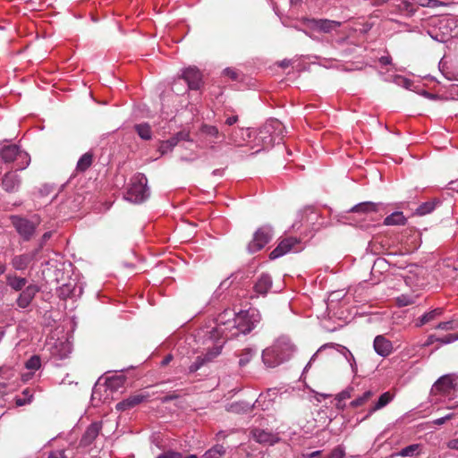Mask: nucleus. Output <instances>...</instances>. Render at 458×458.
Segmentation results:
<instances>
[{"label":"nucleus","mask_w":458,"mask_h":458,"mask_svg":"<svg viewBox=\"0 0 458 458\" xmlns=\"http://www.w3.org/2000/svg\"><path fill=\"white\" fill-rule=\"evenodd\" d=\"M259 319L260 316L254 309L241 310L238 313L227 309L218 314L216 318V327L209 332L214 344L212 347H208V352L203 357L196 358V360L189 367L190 372H196L206 362L218 356L225 340L236 337L241 334L250 333L259 322Z\"/></svg>","instance_id":"obj_1"},{"label":"nucleus","mask_w":458,"mask_h":458,"mask_svg":"<svg viewBox=\"0 0 458 458\" xmlns=\"http://www.w3.org/2000/svg\"><path fill=\"white\" fill-rule=\"evenodd\" d=\"M294 352V346L287 338H280L273 345L262 352V360L266 366L275 368L288 360Z\"/></svg>","instance_id":"obj_2"},{"label":"nucleus","mask_w":458,"mask_h":458,"mask_svg":"<svg viewBox=\"0 0 458 458\" xmlns=\"http://www.w3.org/2000/svg\"><path fill=\"white\" fill-rule=\"evenodd\" d=\"M458 383V375L446 374L440 377L432 386L430 390L431 402L438 403L443 398L452 399V393L455 390Z\"/></svg>","instance_id":"obj_3"},{"label":"nucleus","mask_w":458,"mask_h":458,"mask_svg":"<svg viewBox=\"0 0 458 458\" xmlns=\"http://www.w3.org/2000/svg\"><path fill=\"white\" fill-rule=\"evenodd\" d=\"M0 157L4 163L16 161V170L25 169L30 162L29 154L22 151L17 145H4L0 148Z\"/></svg>","instance_id":"obj_4"},{"label":"nucleus","mask_w":458,"mask_h":458,"mask_svg":"<svg viewBox=\"0 0 458 458\" xmlns=\"http://www.w3.org/2000/svg\"><path fill=\"white\" fill-rule=\"evenodd\" d=\"M147 183L148 179L144 174H138L133 176L124 199L132 203H140L145 200L149 195Z\"/></svg>","instance_id":"obj_5"},{"label":"nucleus","mask_w":458,"mask_h":458,"mask_svg":"<svg viewBox=\"0 0 458 458\" xmlns=\"http://www.w3.org/2000/svg\"><path fill=\"white\" fill-rule=\"evenodd\" d=\"M10 219L16 232L24 241H30L33 237L38 221H30L20 216H11Z\"/></svg>","instance_id":"obj_6"},{"label":"nucleus","mask_w":458,"mask_h":458,"mask_svg":"<svg viewBox=\"0 0 458 458\" xmlns=\"http://www.w3.org/2000/svg\"><path fill=\"white\" fill-rule=\"evenodd\" d=\"M273 236L272 227L264 225L260 227L254 234L253 240L249 243L248 250L253 253L260 250L267 244Z\"/></svg>","instance_id":"obj_7"},{"label":"nucleus","mask_w":458,"mask_h":458,"mask_svg":"<svg viewBox=\"0 0 458 458\" xmlns=\"http://www.w3.org/2000/svg\"><path fill=\"white\" fill-rule=\"evenodd\" d=\"M301 250L300 241L295 237H289L282 240L270 252L269 257L271 259H276L289 252H298Z\"/></svg>","instance_id":"obj_8"},{"label":"nucleus","mask_w":458,"mask_h":458,"mask_svg":"<svg viewBox=\"0 0 458 458\" xmlns=\"http://www.w3.org/2000/svg\"><path fill=\"white\" fill-rule=\"evenodd\" d=\"M182 77L190 89H199L202 83V74L196 66H189L182 70Z\"/></svg>","instance_id":"obj_9"},{"label":"nucleus","mask_w":458,"mask_h":458,"mask_svg":"<svg viewBox=\"0 0 458 458\" xmlns=\"http://www.w3.org/2000/svg\"><path fill=\"white\" fill-rule=\"evenodd\" d=\"M249 138H250L249 129L236 128L227 132L226 144L235 148L242 147Z\"/></svg>","instance_id":"obj_10"},{"label":"nucleus","mask_w":458,"mask_h":458,"mask_svg":"<svg viewBox=\"0 0 458 458\" xmlns=\"http://www.w3.org/2000/svg\"><path fill=\"white\" fill-rule=\"evenodd\" d=\"M182 140L190 141V135L188 132L179 131L167 140L161 141L158 146V151L162 156L165 155L168 152H171L173 148Z\"/></svg>","instance_id":"obj_11"},{"label":"nucleus","mask_w":458,"mask_h":458,"mask_svg":"<svg viewBox=\"0 0 458 458\" xmlns=\"http://www.w3.org/2000/svg\"><path fill=\"white\" fill-rule=\"evenodd\" d=\"M39 290V286L35 284L27 285L17 298L16 303L18 307L21 309L27 308L31 303Z\"/></svg>","instance_id":"obj_12"},{"label":"nucleus","mask_w":458,"mask_h":458,"mask_svg":"<svg viewBox=\"0 0 458 458\" xmlns=\"http://www.w3.org/2000/svg\"><path fill=\"white\" fill-rule=\"evenodd\" d=\"M281 123L277 120L267 123L259 132V139L262 141L265 147L273 145L276 141V136L272 134L271 129H279Z\"/></svg>","instance_id":"obj_13"},{"label":"nucleus","mask_w":458,"mask_h":458,"mask_svg":"<svg viewBox=\"0 0 458 458\" xmlns=\"http://www.w3.org/2000/svg\"><path fill=\"white\" fill-rule=\"evenodd\" d=\"M277 394V389L270 388L267 392L260 394L253 405L263 411L268 410L273 405Z\"/></svg>","instance_id":"obj_14"},{"label":"nucleus","mask_w":458,"mask_h":458,"mask_svg":"<svg viewBox=\"0 0 458 458\" xmlns=\"http://www.w3.org/2000/svg\"><path fill=\"white\" fill-rule=\"evenodd\" d=\"M200 131L202 135L205 137L206 140L208 141L209 148L211 149H216L217 139H219L222 136L218 128L214 125L203 124L200 128Z\"/></svg>","instance_id":"obj_15"},{"label":"nucleus","mask_w":458,"mask_h":458,"mask_svg":"<svg viewBox=\"0 0 458 458\" xmlns=\"http://www.w3.org/2000/svg\"><path fill=\"white\" fill-rule=\"evenodd\" d=\"M38 252L36 250L32 252L16 255L12 259L11 264L15 270H24L28 267L31 261H33Z\"/></svg>","instance_id":"obj_16"},{"label":"nucleus","mask_w":458,"mask_h":458,"mask_svg":"<svg viewBox=\"0 0 458 458\" xmlns=\"http://www.w3.org/2000/svg\"><path fill=\"white\" fill-rule=\"evenodd\" d=\"M102 425L100 422H93L90 424L86 431L84 432L81 441H80V446L81 447H87L90 445L93 441L96 439V437L98 436L100 430H101Z\"/></svg>","instance_id":"obj_17"},{"label":"nucleus","mask_w":458,"mask_h":458,"mask_svg":"<svg viewBox=\"0 0 458 458\" xmlns=\"http://www.w3.org/2000/svg\"><path fill=\"white\" fill-rule=\"evenodd\" d=\"M148 397V395L144 394L131 395L128 398L116 403L115 408L117 411H123L141 403L142 402L146 401Z\"/></svg>","instance_id":"obj_18"},{"label":"nucleus","mask_w":458,"mask_h":458,"mask_svg":"<svg viewBox=\"0 0 458 458\" xmlns=\"http://www.w3.org/2000/svg\"><path fill=\"white\" fill-rule=\"evenodd\" d=\"M373 345L375 352L382 357L388 356L393 350L392 343L383 335L376 336Z\"/></svg>","instance_id":"obj_19"},{"label":"nucleus","mask_w":458,"mask_h":458,"mask_svg":"<svg viewBox=\"0 0 458 458\" xmlns=\"http://www.w3.org/2000/svg\"><path fill=\"white\" fill-rule=\"evenodd\" d=\"M21 183L19 175L14 171L7 172L2 180L3 188L6 191H15L18 190Z\"/></svg>","instance_id":"obj_20"},{"label":"nucleus","mask_w":458,"mask_h":458,"mask_svg":"<svg viewBox=\"0 0 458 458\" xmlns=\"http://www.w3.org/2000/svg\"><path fill=\"white\" fill-rule=\"evenodd\" d=\"M307 29H335L341 25L340 22L330 20L307 19L304 22Z\"/></svg>","instance_id":"obj_21"},{"label":"nucleus","mask_w":458,"mask_h":458,"mask_svg":"<svg viewBox=\"0 0 458 458\" xmlns=\"http://www.w3.org/2000/svg\"><path fill=\"white\" fill-rule=\"evenodd\" d=\"M72 352V344L68 340H60L52 348V354L59 359H65Z\"/></svg>","instance_id":"obj_22"},{"label":"nucleus","mask_w":458,"mask_h":458,"mask_svg":"<svg viewBox=\"0 0 458 458\" xmlns=\"http://www.w3.org/2000/svg\"><path fill=\"white\" fill-rule=\"evenodd\" d=\"M394 394H392L391 392L387 391V392L383 393L379 396L378 400L374 403V405L369 408L368 415L366 417L368 418L369 416L373 414L375 411L385 408L387 404H389L394 400Z\"/></svg>","instance_id":"obj_23"},{"label":"nucleus","mask_w":458,"mask_h":458,"mask_svg":"<svg viewBox=\"0 0 458 458\" xmlns=\"http://www.w3.org/2000/svg\"><path fill=\"white\" fill-rule=\"evenodd\" d=\"M272 286L271 276L267 274H262L254 285V291L258 294L265 295Z\"/></svg>","instance_id":"obj_24"},{"label":"nucleus","mask_w":458,"mask_h":458,"mask_svg":"<svg viewBox=\"0 0 458 458\" xmlns=\"http://www.w3.org/2000/svg\"><path fill=\"white\" fill-rule=\"evenodd\" d=\"M27 279L18 276L15 274H8L6 276L7 285L15 292L22 291L27 286Z\"/></svg>","instance_id":"obj_25"},{"label":"nucleus","mask_w":458,"mask_h":458,"mask_svg":"<svg viewBox=\"0 0 458 458\" xmlns=\"http://www.w3.org/2000/svg\"><path fill=\"white\" fill-rule=\"evenodd\" d=\"M82 286L81 285H74L72 286L70 283L63 284L59 290V295L62 298H73L79 297L82 293Z\"/></svg>","instance_id":"obj_26"},{"label":"nucleus","mask_w":458,"mask_h":458,"mask_svg":"<svg viewBox=\"0 0 458 458\" xmlns=\"http://www.w3.org/2000/svg\"><path fill=\"white\" fill-rule=\"evenodd\" d=\"M253 438L261 444H274L276 440V437L272 433L264 429L256 428L252 430Z\"/></svg>","instance_id":"obj_27"},{"label":"nucleus","mask_w":458,"mask_h":458,"mask_svg":"<svg viewBox=\"0 0 458 458\" xmlns=\"http://www.w3.org/2000/svg\"><path fill=\"white\" fill-rule=\"evenodd\" d=\"M380 207V203H375V202H361L355 206H353L350 211L354 213H376L378 211Z\"/></svg>","instance_id":"obj_28"},{"label":"nucleus","mask_w":458,"mask_h":458,"mask_svg":"<svg viewBox=\"0 0 458 458\" xmlns=\"http://www.w3.org/2000/svg\"><path fill=\"white\" fill-rule=\"evenodd\" d=\"M444 312L442 308L434 309L425 314H423L416 322V327H421L430 321L440 317Z\"/></svg>","instance_id":"obj_29"},{"label":"nucleus","mask_w":458,"mask_h":458,"mask_svg":"<svg viewBox=\"0 0 458 458\" xmlns=\"http://www.w3.org/2000/svg\"><path fill=\"white\" fill-rule=\"evenodd\" d=\"M407 222L406 217L401 211H395L387 216L384 220L385 225H403Z\"/></svg>","instance_id":"obj_30"},{"label":"nucleus","mask_w":458,"mask_h":458,"mask_svg":"<svg viewBox=\"0 0 458 458\" xmlns=\"http://www.w3.org/2000/svg\"><path fill=\"white\" fill-rule=\"evenodd\" d=\"M125 384V377L123 375H115L106 378V386L111 391H117Z\"/></svg>","instance_id":"obj_31"},{"label":"nucleus","mask_w":458,"mask_h":458,"mask_svg":"<svg viewBox=\"0 0 458 458\" xmlns=\"http://www.w3.org/2000/svg\"><path fill=\"white\" fill-rule=\"evenodd\" d=\"M134 129L140 139L145 140H151L152 131L148 123H142L135 124Z\"/></svg>","instance_id":"obj_32"},{"label":"nucleus","mask_w":458,"mask_h":458,"mask_svg":"<svg viewBox=\"0 0 458 458\" xmlns=\"http://www.w3.org/2000/svg\"><path fill=\"white\" fill-rule=\"evenodd\" d=\"M432 39L440 43H446L451 38L449 30H427Z\"/></svg>","instance_id":"obj_33"},{"label":"nucleus","mask_w":458,"mask_h":458,"mask_svg":"<svg viewBox=\"0 0 458 458\" xmlns=\"http://www.w3.org/2000/svg\"><path fill=\"white\" fill-rule=\"evenodd\" d=\"M257 350L254 348H245L240 354L239 365L240 367L246 366L255 356Z\"/></svg>","instance_id":"obj_34"},{"label":"nucleus","mask_w":458,"mask_h":458,"mask_svg":"<svg viewBox=\"0 0 458 458\" xmlns=\"http://www.w3.org/2000/svg\"><path fill=\"white\" fill-rule=\"evenodd\" d=\"M352 391H353V387L352 386H349L346 389H344L342 392H340L336 395L335 400L337 401V403H336L337 409L343 410L344 408L345 404L343 402L344 400H347V399L351 398Z\"/></svg>","instance_id":"obj_35"},{"label":"nucleus","mask_w":458,"mask_h":458,"mask_svg":"<svg viewBox=\"0 0 458 458\" xmlns=\"http://www.w3.org/2000/svg\"><path fill=\"white\" fill-rule=\"evenodd\" d=\"M374 395V392L371 390H368L364 392L360 396L357 397L353 401L351 402L350 405L353 408H357L362 406L364 403L369 402L372 396Z\"/></svg>","instance_id":"obj_36"},{"label":"nucleus","mask_w":458,"mask_h":458,"mask_svg":"<svg viewBox=\"0 0 458 458\" xmlns=\"http://www.w3.org/2000/svg\"><path fill=\"white\" fill-rule=\"evenodd\" d=\"M92 155L90 153L83 154L77 162V170L86 171L92 164Z\"/></svg>","instance_id":"obj_37"},{"label":"nucleus","mask_w":458,"mask_h":458,"mask_svg":"<svg viewBox=\"0 0 458 458\" xmlns=\"http://www.w3.org/2000/svg\"><path fill=\"white\" fill-rule=\"evenodd\" d=\"M76 453L72 448L56 450L49 454L48 458H75Z\"/></svg>","instance_id":"obj_38"},{"label":"nucleus","mask_w":458,"mask_h":458,"mask_svg":"<svg viewBox=\"0 0 458 458\" xmlns=\"http://www.w3.org/2000/svg\"><path fill=\"white\" fill-rule=\"evenodd\" d=\"M225 453V450L223 445H216L211 449L208 450L202 458H221L224 454Z\"/></svg>","instance_id":"obj_39"},{"label":"nucleus","mask_w":458,"mask_h":458,"mask_svg":"<svg viewBox=\"0 0 458 458\" xmlns=\"http://www.w3.org/2000/svg\"><path fill=\"white\" fill-rule=\"evenodd\" d=\"M420 445L413 444L410 445L404 448H403L399 453H397L398 456L402 457H412L419 454Z\"/></svg>","instance_id":"obj_40"},{"label":"nucleus","mask_w":458,"mask_h":458,"mask_svg":"<svg viewBox=\"0 0 458 458\" xmlns=\"http://www.w3.org/2000/svg\"><path fill=\"white\" fill-rule=\"evenodd\" d=\"M41 366V360L39 356L33 355L31 356L25 363L26 369L29 370L36 371L38 370Z\"/></svg>","instance_id":"obj_41"},{"label":"nucleus","mask_w":458,"mask_h":458,"mask_svg":"<svg viewBox=\"0 0 458 458\" xmlns=\"http://www.w3.org/2000/svg\"><path fill=\"white\" fill-rule=\"evenodd\" d=\"M434 209L435 204L433 202H425L417 208L416 213L420 216H425L432 212Z\"/></svg>","instance_id":"obj_42"},{"label":"nucleus","mask_w":458,"mask_h":458,"mask_svg":"<svg viewBox=\"0 0 458 458\" xmlns=\"http://www.w3.org/2000/svg\"><path fill=\"white\" fill-rule=\"evenodd\" d=\"M396 301L400 307H405L413 303L412 298L404 294L397 297Z\"/></svg>","instance_id":"obj_43"},{"label":"nucleus","mask_w":458,"mask_h":458,"mask_svg":"<svg viewBox=\"0 0 458 458\" xmlns=\"http://www.w3.org/2000/svg\"><path fill=\"white\" fill-rule=\"evenodd\" d=\"M437 329L441 330H453L455 328L454 322L453 320L445 321V322H440L436 327Z\"/></svg>","instance_id":"obj_44"},{"label":"nucleus","mask_w":458,"mask_h":458,"mask_svg":"<svg viewBox=\"0 0 458 458\" xmlns=\"http://www.w3.org/2000/svg\"><path fill=\"white\" fill-rule=\"evenodd\" d=\"M326 458H344V451L340 446H337Z\"/></svg>","instance_id":"obj_45"},{"label":"nucleus","mask_w":458,"mask_h":458,"mask_svg":"<svg viewBox=\"0 0 458 458\" xmlns=\"http://www.w3.org/2000/svg\"><path fill=\"white\" fill-rule=\"evenodd\" d=\"M339 348H341L342 353L344 355L345 359L350 362V365L353 369L352 362H354V357H353L352 353L346 347L339 345Z\"/></svg>","instance_id":"obj_46"},{"label":"nucleus","mask_w":458,"mask_h":458,"mask_svg":"<svg viewBox=\"0 0 458 458\" xmlns=\"http://www.w3.org/2000/svg\"><path fill=\"white\" fill-rule=\"evenodd\" d=\"M157 458H182V456L180 453L177 452H166L160 454Z\"/></svg>","instance_id":"obj_47"},{"label":"nucleus","mask_w":458,"mask_h":458,"mask_svg":"<svg viewBox=\"0 0 458 458\" xmlns=\"http://www.w3.org/2000/svg\"><path fill=\"white\" fill-rule=\"evenodd\" d=\"M223 73L228 77H230L232 80H237L238 78V72L234 69L232 68H225L223 72Z\"/></svg>","instance_id":"obj_48"},{"label":"nucleus","mask_w":458,"mask_h":458,"mask_svg":"<svg viewBox=\"0 0 458 458\" xmlns=\"http://www.w3.org/2000/svg\"><path fill=\"white\" fill-rule=\"evenodd\" d=\"M453 417H454V414L450 413V414H447V415H445L444 417H441V418H438V419L435 420L433 421V423L435 425L440 426V425H443L444 423H445L448 420L452 419Z\"/></svg>","instance_id":"obj_49"},{"label":"nucleus","mask_w":458,"mask_h":458,"mask_svg":"<svg viewBox=\"0 0 458 458\" xmlns=\"http://www.w3.org/2000/svg\"><path fill=\"white\" fill-rule=\"evenodd\" d=\"M457 339H458L457 336H455L454 335H449L444 338L438 339V341L444 344H451V343L454 342Z\"/></svg>","instance_id":"obj_50"},{"label":"nucleus","mask_w":458,"mask_h":458,"mask_svg":"<svg viewBox=\"0 0 458 458\" xmlns=\"http://www.w3.org/2000/svg\"><path fill=\"white\" fill-rule=\"evenodd\" d=\"M446 445L449 449L458 451V437L449 440Z\"/></svg>","instance_id":"obj_51"},{"label":"nucleus","mask_w":458,"mask_h":458,"mask_svg":"<svg viewBox=\"0 0 458 458\" xmlns=\"http://www.w3.org/2000/svg\"><path fill=\"white\" fill-rule=\"evenodd\" d=\"M51 236H52V233L51 232H46L42 235L39 249L43 246V244H45L51 238Z\"/></svg>","instance_id":"obj_52"},{"label":"nucleus","mask_w":458,"mask_h":458,"mask_svg":"<svg viewBox=\"0 0 458 458\" xmlns=\"http://www.w3.org/2000/svg\"><path fill=\"white\" fill-rule=\"evenodd\" d=\"M237 121H238V116L237 115H232V116H229V117L226 118L225 124H227L228 126H232L235 123H237Z\"/></svg>","instance_id":"obj_53"},{"label":"nucleus","mask_w":458,"mask_h":458,"mask_svg":"<svg viewBox=\"0 0 458 458\" xmlns=\"http://www.w3.org/2000/svg\"><path fill=\"white\" fill-rule=\"evenodd\" d=\"M445 5V4L438 0H431V3L428 4V8H437L438 6Z\"/></svg>","instance_id":"obj_54"},{"label":"nucleus","mask_w":458,"mask_h":458,"mask_svg":"<svg viewBox=\"0 0 458 458\" xmlns=\"http://www.w3.org/2000/svg\"><path fill=\"white\" fill-rule=\"evenodd\" d=\"M392 61V58L389 55L382 56L379 58V62L383 65L390 64Z\"/></svg>","instance_id":"obj_55"},{"label":"nucleus","mask_w":458,"mask_h":458,"mask_svg":"<svg viewBox=\"0 0 458 458\" xmlns=\"http://www.w3.org/2000/svg\"><path fill=\"white\" fill-rule=\"evenodd\" d=\"M415 2L422 7H428L429 3H431V0H415Z\"/></svg>","instance_id":"obj_56"},{"label":"nucleus","mask_w":458,"mask_h":458,"mask_svg":"<svg viewBox=\"0 0 458 458\" xmlns=\"http://www.w3.org/2000/svg\"><path fill=\"white\" fill-rule=\"evenodd\" d=\"M329 396H331V394H319V393L316 394V399L318 402H321L322 399H326Z\"/></svg>","instance_id":"obj_57"},{"label":"nucleus","mask_w":458,"mask_h":458,"mask_svg":"<svg viewBox=\"0 0 458 458\" xmlns=\"http://www.w3.org/2000/svg\"><path fill=\"white\" fill-rule=\"evenodd\" d=\"M291 64V61L288 59H284L282 62H280L279 65L283 68H286Z\"/></svg>","instance_id":"obj_58"},{"label":"nucleus","mask_w":458,"mask_h":458,"mask_svg":"<svg viewBox=\"0 0 458 458\" xmlns=\"http://www.w3.org/2000/svg\"><path fill=\"white\" fill-rule=\"evenodd\" d=\"M172 359H173L172 355H170V354H169V355H167V356H166V357H165V359L162 360V362H161V363H162V365H163V366L167 365V364L172 360Z\"/></svg>","instance_id":"obj_59"},{"label":"nucleus","mask_w":458,"mask_h":458,"mask_svg":"<svg viewBox=\"0 0 458 458\" xmlns=\"http://www.w3.org/2000/svg\"><path fill=\"white\" fill-rule=\"evenodd\" d=\"M320 453H321V451H314L310 454H308L307 456L310 458H313V457L319 455Z\"/></svg>","instance_id":"obj_60"},{"label":"nucleus","mask_w":458,"mask_h":458,"mask_svg":"<svg viewBox=\"0 0 458 458\" xmlns=\"http://www.w3.org/2000/svg\"><path fill=\"white\" fill-rule=\"evenodd\" d=\"M317 356V353H315L310 360V361L308 362V364L306 365V367L304 368V371H306L308 369V368L310 366L311 362L315 360Z\"/></svg>","instance_id":"obj_61"},{"label":"nucleus","mask_w":458,"mask_h":458,"mask_svg":"<svg viewBox=\"0 0 458 458\" xmlns=\"http://www.w3.org/2000/svg\"><path fill=\"white\" fill-rule=\"evenodd\" d=\"M5 270L6 266L4 263L0 262V276L3 275L5 272Z\"/></svg>","instance_id":"obj_62"},{"label":"nucleus","mask_w":458,"mask_h":458,"mask_svg":"<svg viewBox=\"0 0 458 458\" xmlns=\"http://www.w3.org/2000/svg\"><path fill=\"white\" fill-rule=\"evenodd\" d=\"M228 285H229V283L227 281H224V282L221 283L219 287L220 288L228 287Z\"/></svg>","instance_id":"obj_63"},{"label":"nucleus","mask_w":458,"mask_h":458,"mask_svg":"<svg viewBox=\"0 0 458 458\" xmlns=\"http://www.w3.org/2000/svg\"><path fill=\"white\" fill-rule=\"evenodd\" d=\"M187 458H198L195 454H191Z\"/></svg>","instance_id":"obj_64"}]
</instances>
